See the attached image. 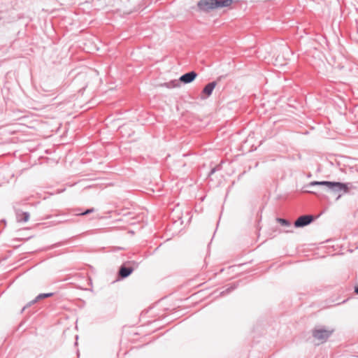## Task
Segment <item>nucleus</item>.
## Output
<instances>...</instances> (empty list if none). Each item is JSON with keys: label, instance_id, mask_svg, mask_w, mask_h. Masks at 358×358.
<instances>
[{"label": "nucleus", "instance_id": "f257e3e1", "mask_svg": "<svg viewBox=\"0 0 358 358\" xmlns=\"http://www.w3.org/2000/svg\"><path fill=\"white\" fill-rule=\"evenodd\" d=\"M309 187L321 186L324 187L328 192L336 195V200H338L344 194H347V187L345 183L331 181H313L308 185Z\"/></svg>", "mask_w": 358, "mask_h": 358}, {"label": "nucleus", "instance_id": "f03ea898", "mask_svg": "<svg viewBox=\"0 0 358 358\" xmlns=\"http://www.w3.org/2000/svg\"><path fill=\"white\" fill-rule=\"evenodd\" d=\"M333 330L327 329L324 327H317L313 330V336L320 343L325 342L331 335Z\"/></svg>", "mask_w": 358, "mask_h": 358}, {"label": "nucleus", "instance_id": "7ed1b4c3", "mask_svg": "<svg viewBox=\"0 0 358 358\" xmlns=\"http://www.w3.org/2000/svg\"><path fill=\"white\" fill-rule=\"evenodd\" d=\"M215 0H199L196 5V10L199 12L208 13L215 9Z\"/></svg>", "mask_w": 358, "mask_h": 358}, {"label": "nucleus", "instance_id": "20e7f679", "mask_svg": "<svg viewBox=\"0 0 358 358\" xmlns=\"http://www.w3.org/2000/svg\"><path fill=\"white\" fill-rule=\"evenodd\" d=\"M282 53V55H278L275 57V66H284L287 64L289 57L291 55V51L287 46H283Z\"/></svg>", "mask_w": 358, "mask_h": 358}, {"label": "nucleus", "instance_id": "39448f33", "mask_svg": "<svg viewBox=\"0 0 358 358\" xmlns=\"http://www.w3.org/2000/svg\"><path fill=\"white\" fill-rule=\"evenodd\" d=\"M314 220V217L310 215L300 216L294 222V227L296 228L303 227L310 224Z\"/></svg>", "mask_w": 358, "mask_h": 358}, {"label": "nucleus", "instance_id": "423d86ee", "mask_svg": "<svg viewBox=\"0 0 358 358\" xmlns=\"http://www.w3.org/2000/svg\"><path fill=\"white\" fill-rule=\"evenodd\" d=\"M197 76V73L192 71H189L188 73H186L183 75H182L178 81L179 83H183L185 84H189L190 83H192V81L194 80V79L196 78Z\"/></svg>", "mask_w": 358, "mask_h": 358}, {"label": "nucleus", "instance_id": "0eeeda50", "mask_svg": "<svg viewBox=\"0 0 358 358\" xmlns=\"http://www.w3.org/2000/svg\"><path fill=\"white\" fill-rule=\"evenodd\" d=\"M133 271L134 268L132 267H127L122 265L120 266L118 273L120 278H126L131 274Z\"/></svg>", "mask_w": 358, "mask_h": 358}, {"label": "nucleus", "instance_id": "6e6552de", "mask_svg": "<svg viewBox=\"0 0 358 358\" xmlns=\"http://www.w3.org/2000/svg\"><path fill=\"white\" fill-rule=\"evenodd\" d=\"M215 9L220 8H228L234 3V0H215L214 1Z\"/></svg>", "mask_w": 358, "mask_h": 358}, {"label": "nucleus", "instance_id": "1a4fd4ad", "mask_svg": "<svg viewBox=\"0 0 358 358\" xmlns=\"http://www.w3.org/2000/svg\"><path fill=\"white\" fill-rule=\"evenodd\" d=\"M217 85L216 81H213L208 83L204 88L203 89V93L206 95V96H210L212 94V92L215 87Z\"/></svg>", "mask_w": 358, "mask_h": 358}, {"label": "nucleus", "instance_id": "9d476101", "mask_svg": "<svg viewBox=\"0 0 358 358\" xmlns=\"http://www.w3.org/2000/svg\"><path fill=\"white\" fill-rule=\"evenodd\" d=\"M160 86L165 87L169 89H172V88L179 87L180 86V84L178 80H171L167 83H162V84H160Z\"/></svg>", "mask_w": 358, "mask_h": 358}, {"label": "nucleus", "instance_id": "9b49d317", "mask_svg": "<svg viewBox=\"0 0 358 358\" xmlns=\"http://www.w3.org/2000/svg\"><path fill=\"white\" fill-rule=\"evenodd\" d=\"M347 187V194L350 193V189H356L358 188V181L355 182H345Z\"/></svg>", "mask_w": 358, "mask_h": 358}, {"label": "nucleus", "instance_id": "f8f14e48", "mask_svg": "<svg viewBox=\"0 0 358 358\" xmlns=\"http://www.w3.org/2000/svg\"><path fill=\"white\" fill-rule=\"evenodd\" d=\"M53 293H44V294H39L34 300L33 302H37L39 300L43 299L45 298L50 297L53 296Z\"/></svg>", "mask_w": 358, "mask_h": 358}, {"label": "nucleus", "instance_id": "ddd939ff", "mask_svg": "<svg viewBox=\"0 0 358 358\" xmlns=\"http://www.w3.org/2000/svg\"><path fill=\"white\" fill-rule=\"evenodd\" d=\"M22 217H20V215L17 214V221L18 222H21V221H23V222H27L29 219V213H27V212H24L22 213Z\"/></svg>", "mask_w": 358, "mask_h": 358}, {"label": "nucleus", "instance_id": "4468645a", "mask_svg": "<svg viewBox=\"0 0 358 358\" xmlns=\"http://www.w3.org/2000/svg\"><path fill=\"white\" fill-rule=\"evenodd\" d=\"M236 287V285L235 284L231 285L229 287H228L225 290L221 292L220 295V296H224L226 294H228V293L231 292L232 290L235 289Z\"/></svg>", "mask_w": 358, "mask_h": 358}, {"label": "nucleus", "instance_id": "2eb2a0df", "mask_svg": "<svg viewBox=\"0 0 358 358\" xmlns=\"http://www.w3.org/2000/svg\"><path fill=\"white\" fill-rule=\"evenodd\" d=\"M277 220L282 226L289 227L291 225V223L285 219L278 218Z\"/></svg>", "mask_w": 358, "mask_h": 358}, {"label": "nucleus", "instance_id": "dca6fc26", "mask_svg": "<svg viewBox=\"0 0 358 358\" xmlns=\"http://www.w3.org/2000/svg\"><path fill=\"white\" fill-rule=\"evenodd\" d=\"M94 210V208H89V209L86 210L85 212L81 213L80 215H87V214L90 213H92Z\"/></svg>", "mask_w": 358, "mask_h": 358}, {"label": "nucleus", "instance_id": "f3484780", "mask_svg": "<svg viewBox=\"0 0 358 358\" xmlns=\"http://www.w3.org/2000/svg\"><path fill=\"white\" fill-rule=\"evenodd\" d=\"M35 303H36V302H33V300H32V301H31L30 302H29V303L27 304V306H25L22 308V311H23L25 308H27L28 306H31V305L34 304Z\"/></svg>", "mask_w": 358, "mask_h": 358}, {"label": "nucleus", "instance_id": "a211bd4d", "mask_svg": "<svg viewBox=\"0 0 358 358\" xmlns=\"http://www.w3.org/2000/svg\"><path fill=\"white\" fill-rule=\"evenodd\" d=\"M355 292L358 294V285L355 288Z\"/></svg>", "mask_w": 358, "mask_h": 358}, {"label": "nucleus", "instance_id": "6ab92c4d", "mask_svg": "<svg viewBox=\"0 0 358 358\" xmlns=\"http://www.w3.org/2000/svg\"><path fill=\"white\" fill-rule=\"evenodd\" d=\"M214 172H215V169H213L210 171V175L213 174Z\"/></svg>", "mask_w": 358, "mask_h": 358}]
</instances>
